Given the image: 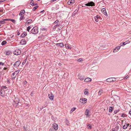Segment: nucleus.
<instances>
[{
    "instance_id": "obj_24",
    "label": "nucleus",
    "mask_w": 131,
    "mask_h": 131,
    "mask_svg": "<svg viewBox=\"0 0 131 131\" xmlns=\"http://www.w3.org/2000/svg\"><path fill=\"white\" fill-rule=\"evenodd\" d=\"M89 111L88 109L86 110L85 112V115H86L88 117L89 115Z\"/></svg>"
},
{
    "instance_id": "obj_55",
    "label": "nucleus",
    "mask_w": 131,
    "mask_h": 131,
    "mask_svg": "<svg viewBox=\"0 0 131 131\" xmlns=\"http://www.w3.org/2000/svg\"><path fill=\"white\" fill-rule=\"evenodd\" d=\"M49 131H54L53 128H50L49 129Z\"/></svg>"
},
{
    "instance_id": "obj_33",
    "label": "nucleus",
    "mask_w": 131,
    "mask_h": 131,
    "mask_svg": "<svg viewBox=\"0 0 131 131\" xmlns=\"http://www.w3.org/2000/svg\"><path fill=\"white\" fill-rule=\"evenodd\" d=\"M127 128V125L125 123V125H124L123 127V128L124 129H126Z\"/></svg>"
},
{
    "instance_id": "obj_36",
    "label": "nucleus",
    "mask_w": 131,
    "mask_h": 131,
    "mask_svg": "<svg viewBox=\"0 0 131 131\" xmlns=\"http://www.w3.org/2000/svg\"><path fill=\"white\" fill-rule=\"evenodd\" d=\"M102 92L103 91L102 90H100L99 91V95H101L102 93Z\"/></svg>"
},
{
    "instance_id": "obj_8",
    "label": "nucleus",
    "mask_w": 131,
    "mask_h": 131,
    "mask_svg": "<svg viewBox=\"0 0 131 131\" xmlns=\"http://www.w3.org/2000/svg\"><path fill=\"white\" fill-rule=\"evenodd\" d=\"M74 2V0H70L68 2V5H72V4H73Z\"/></svg>"
},
{
    "instance_id": "obj_12",
    "label": "nucleus",
    "mask_w": 131,
    "mask_h": 131,
    "mask_svg": "<svg viewBox=\"0 0 131 131\" xmlns=\"http://www.w3.org/2000/svg\"><path fill=\"white\" fill-rule=\"evenodd\" d=\"M102 12L104 15L106 16L107 15V14L106 11V9L105 8H103L102 9Z\"/></svg>"
},
{
    "instance_id": "obj_6",
    "label": "nucleus",
    "mask_w": 131,
    "mask_h": 131,
    "mask_svg": "<svg viewBox=\"0 0 131 131\" xmlns=\"http://www.w3.org/2000/svg\"><path fill=\"white\" fill-rule=\"evenodd\" d=\"M53 127L55 130H57L58 129V125L55 123L53 124Z\"/></svg>"
},
{
    "instance_id": "obj_23",
    "label": "nucleus",
    "mask_w": 131,
    "mask_h": 131,
    "mask_svg": "<svg viewBox=\"0 0 131 131\" xmlns=\"http://www.w3.org/2000/svg\"><path fill=\"white\" fill-rule=\"evenodd\" d=\"M27 35V34L25 32H24L21 35V37L23 38L26 36Z\"/></svg>"
},
{
    "instance_id": "obj_26",
    "label": "nucleus",
    "mask_w": 131,
    "mask_h": 131,
    "mask_svg": "<svg viewBox=\"0 0 131 131\" xmlns=\"http://www.w3.org/2000/svg\"><path fill=\"white\" fill-rule=\"evenodd\" d=\"M5 53L6 55L9 56L10 53V52L9 51H8L5 52Z\"/></svg>"
},
{
    "instance_id": "obj_54",
    "label": "nucleus",
    "mask_w": 131,
    "mask_h": 131,
    "mask_svg": "<svg viewBox=\"0 0 131 131\" xmlns=\"http://www.w3.org/2000/svg\"><path fill=\"white\" fill-rule=\"evenodd\" d=\"M128 77V75H127L124 78V79H127Z\"/></svg>"
},
{
    "instance_id": "obj_44",
    "label": "nucleus",
    "mask_w": 131,
    "mask_h": 131,
    "mask_svg": "<svg viewBox=\"0 0 131 131\" xmlns=\"http://www.w3.org/2000/svg\"><path fill=\"white\" fill-rule=\"evenodd\" d=\"M9 20L12 21V22L14 23H15V20L13 19H9Z\"/></svg>"
},
{
    "instance_id": "obj_49",
    "label": "nucleus",
    "mask_w": 131,
    "mask_h": 131,
    "mask_svg": "<svg viewBox=\"0 0 131 131\" xmlns=\"http://www.w3.org/2000/svg\"><path fill=\"white\" fill-rule=\"evenodd\" d=\"M41 30L42 31H45L46 30V29L44 28H42L41 29Z\"/></svg>"
},
{
    "instance_id": "obj_27",
    "label": "nucleus",
    "mask_w": 131,
    "mask_h": 131,
    "mask_svg": "<svg viewBox=\"0 0 131 131\" xmlns=\"http://www.w3.org/2000/svg\"><path fill=\"white\" fill-rule=\"evenodd\" d=\"M84 93L85 95H89V93L88 91H86V90H85L84 91Z\"/></svg>"
},
{
    "instance_id": "obj_18",
    "label": "nucleus",
    "mask_w": 131,
    "mask_h": 131,
    "mask_svg": "<svg viewBox=\"0 0 131 131\" xmlns=\"http://www.w3.org/2000/svg\"><path fill=\"white\" fill-rule=\"evenodd\" d=\"M87 128L88 129H91L92 128V126L90 124L87 123L86 124Z\"/></svg>"
},
{
    "instance_id": "obj_38",
    "label": "nucleus",
    "mask_w": 131,
    "mask_h": 131,
    "mask_svg": "<svg viewBox=\"0 0 131 131\" xmlns=\"http://www.w3.org/2000/svg\"><path fill=\"white\" fill-rule=\"evenodd\" d=\"M30 4L32 6H34L36 4H35L34 3H32V2L30 3Z\"/></svg>"
},
{
    "instance_id": "obj_1",
    "label": "nucleus",
    "mask_w": 131,
    "mask_h": 131,
    "mask_svg": "<svg viewBox=\"0 0 131 131\" xmlns=\"http://www.w3.org/2000/svg\"><path fill=\"white\" fill-rule=\"evenodd\" d=\"M31 32L33 34H36L38 32V28L37 27H34L31 30Z\"/></svg>"
},
{
    "instance_id": "obj_42",
    "label": "nucleus",
    "mask_w": 131,
    "mask_h": 131,
    "mask_svg": "<svg viewBox=\"0 0 131 131\" xmlns=\"http://www.w3.org/2000/svg\"><path fill=\"white\" fill-rule=\"evenodd\" d=\"M65 123L67 125H68L69 124V122L67 120H66V121L65 122Z\"/></svg>"
},
{
    "instance_id": "obj_11",
    "label": "nucleus",
    "mask_w": 131,
    "mask_h": 131,
    "mask_svg": "<svg viewBox=\"0 0 131 131\" xmlns=\"http://www.w3.org/2000/svg\"><path fill=\"white\" fill-rule=\"evenodd\" d=\"M32 21V20L31 19H29L25 23V25H28L29 24H30L31 23Z\"/></svg>"
},
{
    "instance_id": "obj_20",
    "label": "nucleus",
    "mask_w": 131,
    "mask_h": 131,
    "mask_svg": "<svg viewBox=\"0 0 131 131\" xmlns=\"http://www.w3.org/2000/svg\"><path fill=\"white\" fill-rule=\"evenodd\" d=\"M25 13V11L24 10H22L20 13L19 14V16H21L23 14Z\"/></svg>"
},
{
    "instance_id": "obj_58",
    "label": "nucleus",
    "mask_w": 131,
    "mask_h": 131,
    "mask_svg": "<svg viewBox=\"0 0 131 131\" xmlns=\"http://www.w3.org/2000/svg\"><path fill=\"white\" fill-rule=\"evenodd\" d=\"M0 65H2V66L3 65H4V63L2 62H0Z\"/></svg>"
},
{
    "instance_id": "obj_43",
    "label": "nucleus",
    "mask_w": 131,
    "mask_h": 131,
    "mask_svg": "<svg viewBox=\"0 0 131 131\" xmlns=\"http://www.w3.org/2000/svg\"><path fill=\"white\" fill-rule=\"evenodd\" d=\"M7 88V87L6 86H2V89L3 90V89H6Z\"/></svg>"
},
{
    "instance_id": "obj_56",
    "label": "nucleus",
    "mask_w": 131,
    "mask_h": 131,
    "mask_svg": "<svg viewBox=\"0 0 131 131\" xmlns=\"http://www.w3.org/2000/svg\"><path fill=\"white\" fill-rule=\"evenodd\" d=\"M59 25V24H56V25L54 27H55V28H56L57 26H58Z\"/></svg>"
},
{
    "instance_id": "obj_4",
    "label": "nucleus",
    "mask_w": 131,
    "mask_h": 131,
    "mask_svg": "<svg viewBox=\"0 0 131 131\" xmlns=\"http://www.w3.org/2000/svg\"><path fill=\"white\" fill-rule=\"evenodd\" d=\"M20 63V61H16L15 63L14 64V67L16 68L19 65Z\"/></svg>"
},
{
    "instance_id": "obj_16",
    "label": "nucleus",
    "mask_w": 131,
    "mask_h": 131,
    "mask_svg": "<svg viewBox=\"0 0 131 131\" xmlns=\"http://www.w3.org/2000/svg\"><path fill=\"white\" fill-rule=\"evenodd\" d=\"M14 102L16 103V104H18L19 102V99L17 97H15V99L14 100Z\"/></svg>"
},
{
    "instance_id": "obj_53",
    "label": "nucleus",
    "mask_w": 131,
    "mask_h": 131,
    "mask_svg": "<svg viewBox=\"0 0 131 131\" xmlns=\"http://www.w3.org/2000/svg\"><path fill=\"white\" fill-rule=\"evenodd\" d=\"M118 50V49H119L120 48V46H118L117 47H116V48Z\"/></svg>"
},
{
    "instance_id": "obj_52",
    "label": "nucleus",
    "mask_w": 131,
    "mask_h": 131,
    "mask_svg": "<svg viewBox=\"0 0 131 131\" xmlns=\"http://www.w3.org/2000/svg\"><path fill=\"white\" fill-rule=\"evenodd\" d=\"M24 86H25V85H26V83H27V82L26 81H24Z\"/></svg>"
},
{
    "instance_id": "obj_30",
    "label": "nucleus",
    "mask_w": 131,
    "mask_h": 131,
    "mask_svg": "<svg viewBox=\"0 0 131 131\" xmlns=\"http://www.w3.org/2000/svg\"><path fill=\"white\" fill-rule=\"evenodd\" d=\"M76 108L75 107H74L73 108H72V109L70 111V113H72L73 111H74L75 109Z\"/></svg>"
},
{
    "instance_id": "obj_60",
    "label": "nucleus",
    "mask_w": 131,
    "mask_h": 131,
    "mask_svg": "<svg viewBox=\"0 0 131 131\" xmlns=\"http://www.w3.org/2000/svg\"><path fill=\"white\" fill-rule=\"evenodd\" d=\"M121 116L122 117H125V115H124V114H122V115Z\"/></svg>"
},
{
    "instance_id": "obj_3",
    "label": "nucleus",
    "mask_w": 131,
    "mask_h": 131,
    "mask_svg": "<svg viewBox=\"0 0 131 131\" xmlns=\"http://www.w3.org/2000/svg\"><path fill=\"white\" fill-rule=\"evenodd\" d=\"M87 101V99L86 98H81L80 100V102L83 103H86Z\"/></svg>"
},
{
    "instance_id": "obj_29",
    "label": "nucleus",
    "mask_w": 131,
    "mask_h": 131,
    "mask_svg": "<svg viewBox=\"0 0 131 131\" xmlns=\"http://www.w3.org/2000/svg\"><path fill=\"white\" fill-rule=\"evenodd\" d=\"M65 46L66 47V48L67 49H71V47H70L69 46V45L68 44H66L65 45Z\"/></svg>"
},
{
    "instance_id": "obj_51",
    "label": "nucleus",
    "mask_w": 131,
    "mask_h": 131,
    "mask_svg": "<svg viewBox=\"0 0 131 131\" xmlns=\"http://www.w3.org/2000/svg\"><path fill=\"white\" fill-rule=\"evenodd\" d=\"M112 80H113V81H116V79L114 78H112Z\"/></svg>"
},
{
    "instance_id": "obj_40",
    "label": "nucleus",
    "mask_w": 131,
    "mask_h": 131,
    "mask_svg": "<svg viewBox=\"0 0 131 131\" xmlns=\"http://www.w3.org/2000/svg\"><path fill=\"white\" fill-rule=\"evenodd\" d=\"M30 28L31 27L30 26H29L28 27H27V30L28 31H29V30L30 29Z\"/></svg>"
},
{
    "instance_id": "obj_14",
    "label": "nucleus",
    "mask_w": 131,
    "mask_h": 131,
    "mask_svg": "<svg viewBox=\"0 0 131 131\" xmlns=\"http://www.w3.org/2000/svg\"><path fill=\"white\" fill-rule=\"evenodd\" d=\"M78 76V79L81 81L83 80L84 78V77L83 76L79 75Z\"/></svg>"
},
{
    "instance_id": "obj_48",
    "label": "nucleus",
    "mask_w": 131,
    "mask_h": 131,
    "mask_svg": "<svg viewBox=\"0 0 131 131\" xmlns=\"http://www.w3.org/2000/svg\"><path fill=\"white\" fill-rule=\"evenodd\" d=\"M47 106V105L46 104H45L43 107H42V108H40V110H41L44 107H45Z\"/></svg>"
},
{
    "instance_id": "obj_5",
    "label": "nucleus",
    "mask_w": 131,
    "mask_h": 131,
    "mask_svg": "<svg viewBox=\"0 0 131 131\" xmlns=\"http://www.w3.org/2000/svg\"><path fill=\"white\" fill-rule=\"evenodd\" d=\"M85 5L89 6H93L94 5V3L92 2H91L86 4Z\"/></svg>"
},
{
    "instance_id": "obj_7",
    "label": "nucleus",
    "mask_w": 131,
    "mask_h": 131,
    "mask_svg": "<svg viewBox=\"0 0 131 131\" xmlns=\"http://www.w3.org/2000/svg\"><path fill=\"white\" fill-rule=\"evenodd\" d=\"M48 96L50 100H52L53 99L54 96L53 95L52 93H50V94H49L48 95Z\"/></svg>"
},
{
    "instance_id": "obj_63",
    "label": "nucleus",
    "mask_w": 131,
    "mask_h": 131,
    "mask_svg": "<svg viewBox=\"0 0 131 131\" xmlns=\"http://www.w3.org/2000/svg\"><path fill=\"white\" fill-rule=\"evenodd\" d=\"M61 27H60L59 28H58V29L59 30H61Z\"/></svg>"
},
{
    "instance_id": "obj_35",
    "label": "nucleus",
    "mask_w": 131,
    "mask_h": 131,
    "mask_svg": "<svg viewBox=\"0 0 131 131\" xmlns=\"http://www.w3.org/2000/svg\"><path fill=\"white\" fill-rule=\"evenodd\" d=\"M18 104H16V103L14 102L13 103V105L15 107H16L17 105Z\"/></svg>"
},
{
    "instance_id": "obj_57",
    "label": "nucleus",
    "mask_w": 131,
    "mask_h": 131,
    "mask_svg": "<svg viewBox=\"0 0 131 131\" xmlns=\"http://www.w3.org/2000/svg\"><path fill=\"white\" fill-rule=\"evenodd\" d=\"M125 124H126L127 127L128 126H129V123H125Z\"/></svg>"
},
{
    "instance_id": "obj_61",
    "label": "nucleus",
    "mask_w": 131,
    "mask_h": 131,
    "mask_svg": "<svg viewBox=\"0 0 131 131\" xmlns=\"http://www.w3.org/2000/svg\"><path fill=\"white\" fill-rule=\"evenodd\" d=\"M3 20L4 21L5 20H9V19H3Z\"/></svg>"
},
{
    "instance_id": "obj_10",
    "label": "nucleus",
    "mask_w": 131,
    "mask_h": 131,
    "mask_svg": "<svg viewBox=\"0 0 131 131\" xmlns=\"http://www.w3.org/2000/svg\"><path fill=\"white\" fill-rule=\"evenodd\" d=\"M91 80L92 79L91 78H88L84 79V81L85 82H91Z\"/></svg>"
},
{
    "instance_id": "obj_39",
    "label": "nucleus",
    "mask_w": 131,
    "mask_h": 131,
    "mask_svg": "<svg viewBox=\"0 0 131 131\" xmlns=\"http://www.w3.org/2000/svg\"><path fill=\"white\" fill-rule=\"evenodd\" d=\"M118 50L117 49H116V48H115L114 50H113V52H116L118 51Z\"/></svg>"
},
{
    "instance_id": "obj_13",
    "label": "nucleus",
    "mask_w": 131,
    "mask_h": 131,
    "mask_svg": "<svg viewBox=\"0 0 131 131\" xmlns=\"http://www.w3.org/2000/svg\"><path fill=\"white\" fill-rule=\"evenodd\" d=\"M56 45L60 47H62L64 46V45L62 43H57L56 44Z\"/></svg>"
},
{
    "instance_id": "obj_17",
    "label": "nucleus",
    "mask_w": 131,
    "mask_h": 131,
    "mask_svg": "<svg viewBox=\"0 0 131 131\" xmlns=\"http://www.w3.org/2000/svg\"><path fill=\"white\" fill-rule=\"evenodd\" d=\"M16 75L14 73H13L11 75V77L13 80H14L15 79Z\"/></svg>"
},
{
    "instance_id": "obj_28",
    "label": "nucleus",
    "mask_w": 131,
    "mask_h": 131,
    "mask_svg": "<svg viewBox=\"0 0 131 131\" xmlns=\"http://www.w3.org/2000/svg\"><path fill=\"white\" fill-rule=\"evenodd\" d=\"M78 11V9H77L73 13L72 15H75Z\"/></svg>"
},
{
    "instance_id": "obj_41",
    "label": "nucleus",
    "mask_w": 131,
    "mask_h": 131,
    "mask_svg": "<svg viewBox=\"0 0 131 131\" xmlns=\"http://www.w3.org/2000/svg\"><path fill=\"white\" fill-rule=\"evenodd\" d=\"M19 72V70H18V71H15V72H14V73L16 75H17V73H18Z\"/></svg>"
},
{
    "instance_id": "obj_37",
    "label": "nucleus",
    "mask_w": 131,
    "mask_h": 131,
    "mask_svg": "<svg viewBox=\"0 0 131 131\" xmlns=\"http://www.w3.org/2000/svg\"><path fill=\"white\" fill-rule=\"evenodd\" d=\"M27 59H25L24 60V61L23 62V63H22V64H23V65H24L25 64V63H26V61H27Z\"/></svg>"
},
{
    "instance_id": "obj_50",
    "label": "nucleus",
    "mask_w": 131,
    "mask_h": 131,
    "mask_svg": "<svg viewBox=\"0 0 131 131\" xmlns=\"http://www.w3.org/2000/svg\"><path fill=\"white\" fill-rule=\"evenodd\" d=\"M58 21V20H57L54 22V24H57Z\"/></svg>"
},
{
    "instance_id": "obj_32",
    "label": "nucleus",
    "mask_w": 131,
    "mask_h": 131,
    "mask_svg": "<svg viewBox=\"0 0 131 131\" xmlns=\"http://www.w3.org/2000/svg\"><path fill=\"white\" fill-rule=\"evenodd\" d=\"M38 7V6H36L34 7L32 9V10L33 11H35V10Z\"/></svg>"
},
{
    "instance_id": "obj_62",
    "label": "nucleus",
    "mask_w": 131,
    "mask_h": 131,
    "mask_svg": "<svg viewBox=\"0 0 131 131\" xmlns=\"http://www.w3.org/2000/svg\"><path fill=\"white\" fill-rule=\"evenodd\" d=\"M3 11V9H0V12H2Z\"/></svg>"
},
{
    "instance_id": "obj_31",
    "label": "nucleus",
    "mask_w": 131,
    "mask_h": 131,
    "mask_svg": "<svg viewBox=\"0 0 131 131\" xmlns=\"http://www.w3.org/2000/svg\"><path fill=\"white\" fill-rule=\"evenodd\" d=\"M6 43V42L5 41H3L1 43V45L3 46L5 45Z\"/></svg>"
},
{
    "instance_id": "obj_45",
    "label": "nucleus",
    "mask_w": 131,
    "mask_h": 131,
    "mask_svg": "<svg viewBox=\"0 0 131 131\" xmlns=\"http://www.w3.org/2000/svg\"><path fill=\"white\" fill-rule=\"evenodd\" d=\"M119 111V110H115L114 111V112L115 114H116L117 113V112H118Z\"/></svg>"
},
{
    "instance_id": "obj_9",
    "label": "nucleus",
    "mask_w": 131,
    "mask_h": 131,
    "mask_svg": "<svg viewBox=\"0 0 131 131\" xmlns=\"http://www.w3.org/2000/svg\"><path fill=\"white\" fill-rule=\"evenodd\" d=\"M0 95L2 97L4 96L5 95V92L4 90H2L0 91Z\"/></svg>"
},
{
    "instance_id": "obj_34",
    "label": "nucleus",
    "mask_w": 131,
    "mask_h": 131,
    "mask_svg": "<svg viewBox=\"0 0 131 131\" xmlns=\"http://www.w3.org/2000/svg\"><path fill=\"white\" fill-rule=\"evenodd\" d=\"M83 61V59L81 58H80L78 59L77 61L78 62H81Z\"/></svg>"
},
{
    "instance_id": "obj_15",
    "label": "nucleus",
    "mask_w": 131,
    "mask_h": 131,
    "mask_svg": "<svg viewBox=\"0 0 131 131\" xmlns=\"http://www.w3.org/2000/svg\"><path fill=\"white\" fill-rule=\"evenodd\" d=\"M20 43L22 45H25L26 44V41L25 40L22 39L20 42Z\"/></svg>"
},
{
    "instance_id": "obj_21",
    "label": "nucleus",
    "mask_w": 131,
    "mask_h": 131,
    "mask_svg": "<svg viewBox=\"0 0 131 131\" xmlns=\"http://www.w3.org/2000/svg\"><path fill=\"white\" fill-rule=\"evenodd\" d=\"M100 16L98 15H97L96 16L94 17V19L95 21L97 22L98 21V18L100 17Z\"/></svg>"
},
{
    "instance_id": "obj_46",
    "label": "nucleus",
    "mask_w": 131,
    "mask_h": 131,
    "mask_svg": "<svg viewBox=\"0 0 131 131\" xmlns=\"http://www.w3.org/2000/svg\"><path fill=\"white\" fill-rule=\"evenodd\" d=\"M5 23V22L3 20V21H1V24H3Z\"/></svg>"
},
{
    "instance_id": "obj_19",
    "label": "nucleus",
    "mask_w": 131,
    "mask_h": 131,
    "mask_svg": "<svg viewBox=\"0 0 131 131\" xmlns=\"http://www.w3.org/2000/svg\"><path fill=\"white\" fill-rule=\"evenodd\" d=\"M106 81L107 82H113V80H112V78H110L107 79L106 80Z\"/></svg>"
},
{
    "instance_id": "obj_25",
    "label": "nucleus",
    "mask_w": 131,
    "mask_h": 131,
    "mask_svg": "<svg viewBox=\"0 0 131 131\" xmlns=\"http://www.w3.org/2000/svg\"><path fill=\"white\" fill-rule=\"evenodd\" d=\"M113 110V107H110L109 109V112H110L111 113L112 112Z\"/></svg>"
},
{
    "instance_id": "obj_59",
    "label": "nucleus",
    "mask_w": 131,
    "mask_h": 131,
    "mask_svg": "<svg viewBox=\"0 0 131 131\" xmlns=\"http://www.w3.org/2000/svg\"><path fill=\"white\" fill-rule=\"evenodd\" d=\"M8 82L9 83H10V80L9 79H7V80Z\"/></svg>"
},
{
    "instance_id": "obj_47",
    "label": "nucleus",
    "mask_w": 131,
    "mask_h": 131,
    "mask_svg": "<svg viewBox=\"0 0 131 131\" xmlns=\"http://www.w3.org/2000/svg\"><path fill=\"white\" fill-rule=\"evenodd\" d=\"M24 18V17L23 16H21L20 17V19H19V20H22L23 18Z\"/></svg>"
},
{
    "instance_id": "obj_64",
    "label": "nucleus",
    "mask_w": 131,
    "mask_h": 131,
    "mask_svg": "<svg viewBox=\"0 0 131 131\" xmlns=\"http://www.w3.org/2000/svg\"><path fill=\"white\" fill-rule=\"evenodd\" d=\"M44 10H42V11H40V13H42L43 12H44Z\"/></svg>"
},
{
    "instance_id": "obj_2",
    "label": "nucleus",
    "mask_w": 131,
    "mask_h": 131,
    "mask_svg": "<svg viewBox=\"0 0 131 131\" xmlns=\"http://www.w3.org/2000/svg\"><path fill=\"white\" fill-rule=\"evenodd\" d=\"M21 51L19 49H16L15 51H14L13 53L15 55H17L19 54H20Z\"/></svg>"
},
{
    "instance_id": "obj_22",
    "label": "nucleus",
    "mask_w": 131,
    "mask_h": 131,
    "mask_svg": "<svg viewBox=\"0 0 131 131\" xmlns=\"http://www.w3.org/2000/svg\"><path fill=\"white\" fill-rule=\"evenodd\" d=\"M128 41H125V42H123V43H120V46H124L126 44L128 43H126V42Z\"/></svg>"
}]
</instances>
